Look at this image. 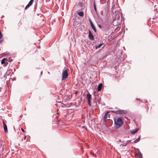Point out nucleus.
I'll return each instance as SVG.
<instances>
[{
    "instance_id": "nucleus-1",
    "label": "nucleus",
    "mask_w": 158,
    "mask_h": 158,
    "mask_svg": "<svg viewBox=\"0 0 158 158\" xmlns=\"http://www.w3.org/2000/svg\"><path fill=\"white\" fill-rule=\"evenodd\" d=\"M114 128L116 129L119 128L123 123L122 119L121 118H119L116 119H114Z\"/></svg>"
},
{
    "instance_id": "nucleus-2",
    "label": "nucleus",
    "mask_w": 158,
    "mask_h": 158,
    "mask_svg": "<svg viewBox=\"0 0 158 158\" xmlns=\"http://www.w3.org/2000/svg\"><path fill=\"white\" fill-rule=\"evenodd\" d=\"M112 112L117 114H125L127 113V110H117L112 111Z\"/></svg>"
},
{
    "instance_id": "nucleus-3",
    "label": "nucleus",
    "mask_w": 158,
    "mask_h": 158,
    "mask_svg": "<svg viewBox=\"0 0 158 158\" xmlns=\"http://www.w3.org/2000/svg\"><path fill=\"white\" fill-rule=\"evenodd\" d=\"M68 76V74L67 70L65 69L64 70L62 73V80H64L65 79L67 78Z\"/></svg>"
},
{
    "instance_id": "nucleus-4",
    "label": "nucleus",
    "mask_w": 158,
    "mask_h": 158,
    "mask_svg": "<svg viewBox=\"0 0 158 158\" xmlns=\"http://www.w3.org/2000/svg\"><path fill=\"white\" fill-rule=\"evenodd\" d=\"M6 60V58H4L1 60V64H3V66L4 67L6 66L8 64V62Z\"/></svg>"
},
{
    "instance_id": "nucleus-5",
    "label": "nucleus",
    "mask_w": 158,
    "mask_h": 158,
    "mask_svg": "<svg viewBox=\"0 0 158 158\" xmlns=\"http://www.w3.org/2000/svg\"><path fill=\"white\" fill-rule=\"evenodd\" d=\"M89 39L91 40H93L94 39L93 34L89 30Z\"/></svg>"
},
{
    "instance_id": "nucleus-6",
    "label": "nucleus",
    "mask_w": 158,
    "mask_h": 158,
    "mask_svg": "<svg viewBox=\"0 0 158 158\" xmlns=\"http://www.w3.org/2000/svg\"><path fill=\"white\" fill-rule=\"evenodd\" d=\"M34 0H31L29 2L28 4L25 7V9H27L28 8H29L30 6H31Z\"/></svg>"
},
{
    "instance_id": "nucleus-7",
    "label": "nucleus",
    "mask_w": 158,
    "mask_h": 158,
    "mask_svg": "<svg viewBox=\"0 0 158 158\" xmlns=\"http://www.w3.org/2000/svg\"><path fill=\"white\" fill-rule=\"evenodd\" d=\"M3 124L4 131L6 133L8 131L7 127L6 124H5L3 120Z\"/></svg>"
},
{
    "instance_id": "nucleus-8",
    "label": "nucleus",
    "mask_w": 158,
    "mask_h": 158,
    "mask_svg": "<svg viewBox=\"0 0 158 158\" xmlns=\"http://www.w3.org/2000/svg\"><path fill=\"white\" fill-rule=\"evenodd\" d=\"M90 25H91L92 28L93 30L95 32H97V31H96V28L95 27V26H94V24H93L91 20H90Z\"/></svg>"
},
{
    "instance_id": "nucleus-9",
    "label": "nucleus",
    "mask_w": 158,
    "mask_h": 158,
    "mask_svg": "<svg viewBox=\"0 0 158 158\" xmlns=\"http://www.w3.org/2000/svg\"><path fill=\"white\" fill-rule=\"evenodd\" d=\"M86 97L88 101H91V95L89 93L87 94Z\"/></svg>"
},
{
    "instance_id": "nucleus-10",
    "label": "nucleus",
    "mask_w": 158,
    "mask_h": 158,
    "mask_svg": "<svg viewBox=\"0 0 158 158\" xmlns=\"http://www.w3.org/2000/svg\"><path fill=\"white\" fill-rule=\"evenodd\" d=\"M108 113V112H106V113L104 115V117L103 118V120L104 121H106V120H107Z\"/></svg>"
},
{
    "instance_id": "nucleus-11",
    "label": "nucleus",
    "mask_w": 158,
    "mask_h": 158,
    "mask_svg": "<svg viewBox=\"0 0 158 158\" xmlns=\"http://www.w3.org/2000/svg\"><path fill=\"white\" fill-rule=\"evenodd\" d=\"M102 83L99 84L98 87V90L99 91H100L102 88Z\"/></svg>"
},
{
    "instance_id": "nucleus-12",
    "label": "nucleus",
    "mask_w": 158,
    "mask_h": 158,
    "mask_svg": "<svg viewBox=\"0 0 158 158\" xmlns=\"http://www.w3.org/2000/svg\"><path fill=\"white\" fill-rule=\"evenodd\" d=\"M139 129L138 128H136L133 130H132L131 131V133L132 134H135L136 132H137L138 131V130Z\"/></svg>"
},
{
    "instance_id": "nucleus-13",
    "label": "nucleus",
    "mask_w": 158,
    "mask_h": 158,
    "mask_svg": "<svg viewBox=\"0 0 158 158\" xmlns=\"http://www.w3.org/2000/svg\"><path fill=\"white\" fill-rule=\"evenodd\" d=\"M103 44V43H100L98 45H95V49H97L101 47V46Z\"/></svg>"
},
{
    "instance_id": "nucleus-14",
    "label": "nucleus",
    "mask_w": 158,
    "mask_h": 158,
    "mask_svg": "<svg viewBox=\"0 0 158 158\" xmlns=\"http://www.w3.org/2000/svg\"><path fill=\"white\" fill-rule=\"evenodd\" d=\"M109 27H105L103 26V28L102 29V30L103 31H105L106 30H109Z\"/></svg>"
},
{
    "instance_id": "nucleus-15",
    "label": "nucleus",
    "mask_w": 158,
    "mask_h": 158,
    "mask_svg": "<svg viewBox=\"0 0 158 158\" xmlns=\"http://www.w3.org/2000/svg\"><path fill=\"white\" fill-rule=\"evenodd\" d=\"M140 135H139V137L136 139L134 141V143H135L137 142H138V141H139L140 140Z\"/></svg>"
},
{
    "instance_id": "nucleus-16",
    "label": "nucleus",
    "mask_w": 158,
    "mask_h": 158,
    "mask_svg": "<svg viewBox=\"0 0 158 158\" xmlns=\"http://www.w3.org/2000/svg\"><path fill=\"white\" fill-rule=\"evenodd\" d=\"M78 15L80 16H83L84 15V14L83 12L81 11L78 13Z\"/></svg>"
},
{
    "instance_id": "nucleus-17",
    "label": "nucleus",
    "mask_w": 158,
    "mask_h": 158,
    "mask_svg": "<svg viewBox=\"0 0 158 158\" xmlns=\"http://www.w3.org/2000/svg\"><path fill=\"white\" fill-rule=\"evenodd\" d=\"M93 5H94V9L95 11H96V12H97V11L96 7L95 1L94 2Z\"/></svg>"
},
{
    "instance_id": "nucleus-18",
    "label": "nucleus",
    "mask_w": 158,
    "mask_h": 158,
    "mask_svg": "<svg viewBox=\"0 0 158 158\" xmlns=\"http://www.w3.org/2000/svg\"><path fill=\"white\" fill-rule=\"evenodd\" d=\"M138 153H139V158H143L142 153L140 152Z\"/></svg>"
},
{
    "instance_id": "nucleus-19",
    "label": "nucleus",
    "mask_w": 158,
    "mask_h": 158,
    "mask_svg": "<svg viewBox=\"0 0 158 158\" xmlns=\"http://www.w3.org/2000/svg\"><path fill=\"white\" fill-rule=\"evenodd\" d=\"M91 101H88V104L89 105V106H91Z\"/></svg>"
},
{
    "instance_id": "nucleus-20",
    "label": "nucleus",
    "mask_w": 158,
    "mask_h": 158,
    "mask_svg": "<svg viewBox=\"0 0 158 158\" xmlns=\"http://www.w3.org/2000/svg\"><path fill=\"white\" fill-rule=\"evenodd\" d=\"M98 26L99 27V28L101 29V30L103 28V27H102V26L100 24L98 25Z\"/></svg>"
},
{
    "instance_id": "nucleus-21",
    "label": "nucleus",
    "mask_w": 158,
    "mask_h": 158,
    "mask_svg": "<svg viewBox=\"0 0 158 158\" xmlns=\"http://www.w3.org/2000/svg\"><path fill=\"white\" fill-rule=\"evenodd\" d=\"M2 37V35L0 31V39H1Z\"/></svg>"
},
{
    "instance_id": "nucleus-22",
    "label": "nucleus",
    "mask_w": 158,
    "mask_h": 158,
    "mask_svg": "<svg viewBox=\"0 0 158 158\" xmlns=\"http://www.w3.org/2000/svg\"><path fill=\"white\" fill-rule=\"evenodd\" d=\"M3 146L2 143L0 141V146L2 147Z\"/></svg>"
},
{
    "instance_id": "nucleus-23",
    "label": "nucleus",
    "mask_w": 158,
    "mask_h": 158,
    "mask_svg": "<svg viewBox=\"0 0 158 158\" xmlns=\"http://www.w3.org/2000/svg\"><path fill=\"white\" fill-rule=\"evenodd\" d=\"M3 41V40L2 39L0 40V44L2 43Z\"/></svg>"
},
{
    "instance_id": "nucleus-24",
    "label": "nucleus",
    "mask_w": 158,
    "mask_h": 158,
    "mask_svg": "<svg viewBox=\"0 0 158 158\" xmlns=\"http://www.w3.org/2000/svg\"><path fill=\"white\" fill-rule=\"evenodd\" d=\"M92 155H93L95 157H96V156H97L94 153L92 154Z\"/></svg>"
},
{
    "instance_id": "nucleus-25",
    "label": "nucleus",
    "mask_w": 158,
    "mask_h": 158,
    "mask_svg": "<svg viewBox=\"0 0 158 158\" xmlns=\"http://www.w3.org/2000/svg\"><path fill=\"white\" fill-rule=\"evenodd\" d=\"M21 130L23 132H24V129H23V128H21Z\"/></svg>"
},
{
    "instance_id": "nucleus-26",
    "label": "nucleus",
    "mask_w": 158,
    "mask_h": 158,
    "mask_svg": "<svg viewBox=\"0 0 158 158\" xmlns=\"http://www.w3.org/2000/svg\"><path fill=\"white\" fill-rule=\"evenodd\" d=\"M26 137H27L26 136V135H25V136H24V139H26Z\"/></svg>"
},
{
    "instance_id": "nucleus-27",
    "label": "nucleus",
    "mask_w": 158,
    "mask_h": 158,
    "mask_svg": "<svg viewBox=\"0 0 158 158\" xmlns=\"http://www.w3.org/2000/svg\"><path fill=\"white\" fill-rule=\"evenodd\" d=\"M126 144H127V143H125V144L124 145V146H126Z\"/></svg>"
},
{
    "instance_id": "nucleus-28",
    "label": "nucleus",
    "mask_w": 158,
    "mask_h": 158,
    "mask_svg": "<svg viewBox=\"0 0 158 158\" xmlns=\"http://www.w3.org/2000/svg\"><path fill=\"white\" fill-rule=\"evenodd\" d=\"M13 69H14V71H15V68H14Z\"/></svg>"
},
{
    "instance_id": "nucleus-29",
    "label": "nucleus",
    "mask_w": 158,
    "mask_h": 158,
    "mask_svg": "<svg viewBox=\"0 0 158 158\" xmlns=\"http://www.w3.org/2000/svg\"><path fill=\"white\" fill-rule=\"evenodd\" d=\"M129 141V140H128V141H127V142H128H128H129V141Z\"/></svg>"
},
{
    "instance_id": "nucleus-30",
    "label": "nucleus",
    "mask_w": 158,
    "mask_h": 158,
    "mask_svg": "<svg viewBox=\"0 0 158 158\" xmlns=\"http://www.w3.org/2000/svg\"><path fill=\"white\" fill-rule=\"evenodd\" d=\"M42 72L41 73V75H42Z\"/></svg>"
},
{
    "instance_id": "nucleus-31",
    "label": "nucleus",
    "mask_w": 158,
    "mask_h": 158,
    "mask_svg": "<svg viewBox=\"0 0 158 158\" xmlns=\"http://www.w3.org/2000/svg\"><path fill=\"white\" fill-rule=\"evenodd\" d=\"M158 12V11H157Z\"/></svg>"
}]
</instances>
